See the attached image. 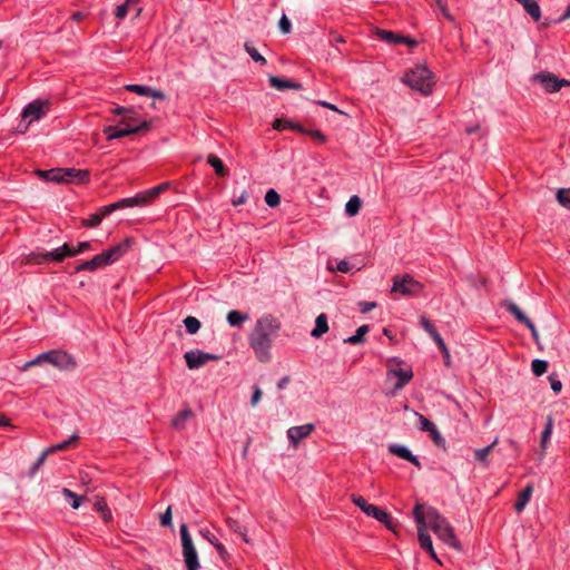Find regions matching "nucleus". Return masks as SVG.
Wrapping results in <instances>:
<instances>
[{"label":"nucleus","mask_w":570,"mask_h":570,"mask_svg":"<svg viewBox=\"0 0 570 570\" xmlns=\"http://www.w3.org/2000/svg\"><path fill=\"white\" fill-rule=\"evenodd\" d=\"M91 249V243L90 242H80L77 247L70 246V253L73 256H77L78 254H82L87 250Z\"/></svg>","instance_id":"52"},{"label":"nucleus","mask_w":570,"mask_h":570,"mask_svg":"<svg viewBox=\"0 0 570 570\" xmlns=\"http://www.w3.org/2000/svg\"><path fill=\"white\" fill-rule=\"evenodd\" d=\"M370 331V326L368 325H361L355 334L344 338V343L346 344H352V345H357V344H361L364 342V335L366 333H368Z\"/></svg>","instance_id":"28"},{"label":"nucleus","mask_w":570,"mask_h":570,"mask_svg":"<svg viewBox=\"0 0 570 570\" xmlns=\"http://www.w3.org/2000/svg\"><path fill=\"white\" fill-rule=\"evenodd\" d=\"M524 9V11L534 20L539 21L541 18V9L535 0H517Z\"/></svg>","instance_id":"21"},{"label":"nucleus","mask_w":570,"mask_h":570,"mask_svg":"<svg viewBox=\"0 0 570 570\" xmlns=\"http://www.w3.org/2000/svg\"><path fill=\"white\" fill-rule=\"evenodd\" d=\"M414 415L417 417V421H419L417 428L421 431L429 432L435 425V423H433L428 417H425L424 415H422L415 411H414Z\"/></svg>","instance_id":"47"},{"label":"nucleus","mask_w":570,"mask_h":570,"mask_svg":"<svg viewBox=\"0 0 570 570\" xmlns=\"http://www.w3.org/2000/svg\"><path fill=\"white\" fill-rule=\"evenodd\" d=\"M428 433L436 445H443L445 443V440L436 425H434Z\"/></svg>","instance_id":"54"},{"label":"nucleus","mask_w":570,"mask_h":570,"mask_svg":"<svg viewBox=\"0 0 570 570\" xmlns=\"http://www.w3.org/2000/svg\"><path fill=\"white\" fill-rule=\"evenodd\" d=\"M109 214H105V206L100 209L99 213L91 214L88 218L82 220V225L86 227H97L101 220L108 216Z\"/></svg>","instance_id":"32"},{"label":"nucleus","mask_w":570,"mask_h":570,"mask_svg":"<svg viewBox=\"0 0 570 570\" xmlns=\"http://www.w3.org/2000/svg\"><path fill=\"white\" fill-rule=\"evenodd\" d=\"M207 163L214 168L215 173L218 176H220V177L227 176V174H228L227 168L225 167L223 160L220 158H218L216 155L210 154L207 157Z\"/></svg>","instance_id":"29"},{"label":"nucleus","mask_w":570,"mask_h":570,"mask_svg":"<svg viewBox=\"0 0 570 570\" xmlns=\"http://www.w3.org/2000/svg\"><path fill=\"white\" fill-rule=\"evenodd\" d=\"M439 10H440V13L449 21H453L454 18L453 16L450 13L448 7L443 3V1H441V6H438Z\"/></svg>","instance_id":"64"},{"label":"nucleus","mask_w":570,"mask_h":570,"mask_svg":"<svg viewBox=\"0 0 570 570\" xmlns=\"http://www.w3.org/2000/svg\"><path fill=\"white\" fill-rule=\"evenodd\" d=\"M504 307L508 313L514 316V318L523 324L524 326L530 323V318L521 311V308L512 301H507Z\"/></svg>","instance_id":"20"},{"label":"nucleus","mask_w":570,"mask_h":570,"mask_svg":"<svg viewBox=\"0 0 570 570\" xmlns=\"http://www.w3.org/2000/svg\"><path fill=\"white\" fill-rule=\"evenodd\" d=\"M433 340V342L438 345V347L444 353V356L446 358L450 357V354H449V351H448V347L445 345V342L444 340L442 338V336L440 335V333L435 334L433 337H431Z\"/></svg>","instance_id":"57"},{"label":"nucleus","mask_w":570,"mask_h":570,"mask_svg":"<svg viewBox=\"0 0 570 570\" xmlns=\"http://www.w3.org/2000/svg\"><path fill=\"white\" fill-rule=\"evenodd\" d=\"M244 49L255 62H258L263 66L267 63L266 59L257 51L256 48L252 46L249 41L244 43Z\"/></svg>","instance_id":"35"},{"label":"nucleus","mask_w":570,"mask_h":570,"mask_svg":"<svg viewBox=\"0 0 570 570\" xmlns=\"http://www.w3.org/2000/svg\"><path fill=\"white\" fill-rule=\"evenodd\" d=\"M531 370L535 376H541L548 370V362L544 360L535 358L531 363Z\"/></svg>","instance_id":"39"},{"label":"nucleus","mask_w":570,"mask_h":570,"mask_svg":"<svg viewBox=\"0 0 570 570\" xmlns=\"http://www.w3.org/2000/svg\"><path fill=\"white\" fill-rule=\"evenodd\" d=\"M380 36L383 40H385L386 42L389 43H401L403 42L404 40H406V37H403V36H400V35H396L392 31H387V30H382L380 32Z\"/></svg>","instance_id":"41"},{"label":"nucleus","mask_w":570,"mask_h":570,"mask_svg":"<svg viewBox=\"0 0 570 570\" xmlns=\"http://www.w3.org/2000/svg\"><path fill=\"white\" fill-rule=\"evenodd\" d=\"M184 357L189 370H198L207 362L219 358L216 354L206 353L197 348L186 352Z\"/></svg>","instance_id":"13"},{"label":"nucleus","mask_w":570,"mask_h":570,"mask_svg":"<svg viewBox=\"0 0 570 570\" xmlns=\"http://www.w3.org/2000/svg\"><path fill=\"white\" fill-rule=\"evenodd\" d=\"M62 494H63L65 498H68V499L72 500L70 505L75 510L78 509L81 505L82 501H83L81 495L76 494L73 491H71L70 489H67V488L62 489Z\"/></svg>","instance_id":"40"},{"label":"nucleus","mask_w":570,"mask_h":570,"mask_svg":"<svg viewBox=\"0 0 570 570\" xmlns=\"http://www.w3.org/2000/svg\"><path fill=\"white\" fill-rule=\"evenodd\" d=\"M273 128L275 130L293 129L302 131V126L299 124H295L286 119H275L273 122Z\"/></svg>","instance_id":"33"},{"label":"nucleus","mask_w":570,"mask_h":570,"mask_svg":"<svg viewBox=\"0 0 570 570\" xmlns=\"http://www.w3.org/2000/svg\"><path fill=\"white\" fill-rule=\"evenodd\" d=\"M420 325L429 334L430 337H433L439 333L436 327L425 316L420 317Z\"/></svg>","instance_id":"49"},{"label":"nucleus","mask_w":570,"mask_h":570,"mask_svg":"<svg viewBox=\"0 0 570 570\" xmlns=\"http://www.w3.org/2000/svg\"><path fill=\"white\" fill-rule=\"evenodd\" d=\"M78 434L77 433H73L69 439H67L66 441H62L60 443H57L48 449H46L45 451H49V454L56 452V451H60V450H65L66 448H68L70 444H72L73 442H76L78 440Z\"/></svg>","instance_id":"38"},{"label":"nucleus","mask_w":570,"mask_h":570,"mask_svg":"<svg viewBox=\"0 0 570 570\" xmlns=\"http://www.w3.org/2000/svg\"><path fill=\"white\" fill-rule=\"evenodd\" d=\"M548 379H549V382H550L551 390L554 393H559L561 391V389H562L561 381L554 374L549 375Z\"/></svg>","instance_id":"60"},{"label":"nucleus","mask_w":570,"mask_h":570,"mask_svg":"<svg viewBox=\"0 0 570 570\" xmlns=\"http://www.w3.org/2000/svg\"><path fill=\"white\" fill-rule=\"evenodd\" d=\"M353 503L360 508L366 515L374 518L379 522L385 524L389 529H392L391 515L380 507L370 504L365 498L361 495H352Z\"/></svg>","instance_id":"8"},{"label":"nucleus","mask_w":570,"mask_h":570,"mask_svg":"<svg viewBox=\"0 0 570 570\" xmlns=\"http://www.w3.org/2000/svg\"><path fill=\"white\" fill-rule=\"evenodd\" d=\"M226 523H227V527H228V529L230 531H233L234 533L239 534L240 537H243V539L246 542H248V540L246 538V529L244 527H242L240 523L237 520L232 519V518H227Z\"/></svg>","instance_id":"36"},{"label":"nucleus","mask_w":570,"mask_h":570,"mask_svg":"<svg viewBox=\"0 0 570 570\" xmlns=\"http://www.w3.org/2000/svg\"><path fill=\"white\" fill-rule=\"evenodd\" d=\"M268 81L271 87L281 91L286 89L299 90L302 88V85L299 82L292 81L284 77L272 76Z\"/></svg>","instance_id":"17"},{"label":"nucleus","mask_w":570,"mask_h":570,"mask_svg":"<svg viewBox=\"0 0 570 570\" xmlns=\"http://www.w3.org/2000/svg\"><path fill=\"white\" fill-rule=\"evenodd\" d=\"M193 416V412L190 409H184L179 411L171 420V426L175 430L181 431L186 428L187 422Z\"/></svg>","instance_id":"18"},{"label":"nucleus","mask_w":570,"mask_h":570,"mask_svg":"<svg viewBox=\"0 0 570 570\" xmlns=\"http://www.w3.org/2000/svg\"><path fill=\"white\" fill-rule=\"evenodd\" d=\"M72 254L73 253H70V245L65 243L60 247L53 248L52 250L35 253L33 259L38 264H43V263H48V262L60 263L66 257H72Z\"/></svg>","instance_id":"12"},{"label":"nucleus","mask_w":570,"mask_h":570,"mask_svg":"<svg viewBox=\"0 0 570 570\" xmlns=\"http://www.w3.org/2000/svg\"><path fill=\"white\" fill-rule=\"evenodd\" d=\"M130 3H127V1L120 6H118L115 10V16L117 19H124L128 13V6Z\"/></svg>","instance_id":"61"},{"label":"nucleus","mask_w":570,"mask_h":570,"mask_svg":"<svg viewBox=\"0 0 570 570\" xmlns=\"http://www.w3.org/2000/svg\"><path fill=\"white\" fill-rule=\"evenodd\" d=\"M361 205H362V202H361L360 197L354 195L346 203L345 213L348 216H355L358 213Z\"/></svg>","instance_id":"34"},{"label":"nucleus","mask_w":570,"mask_h":570,"mask_svg":"<svg viewBox=\"0 0 570 570\" xmlns=\"http://www.w3.org/2000/svg\"><path fill=\"white\" fill-rule=\"evenodd\" d=\"M124 88L130 92H135L142 97H148V92H150V86L146 85L129 83L126 85Z\"/></svg>","instance_id":"43"},{"label":"nucleus","mask_w":570,"mask_h":570,"mask_svg":"<svg viewBox=\"0 0 570 570\" xmlns=\"http://www.w3.org/2000/svg\"><path fill=\"white\" fill-rule=\"evenodd\" d=\"M144 121L145 120H141L138 112L134 109V114H127L126 117L120 120V124L127 126V124L138 125Z\"/></svg>","instance_id":"51"},{"label":"nucleus","mask_w":570,"mask_h":570,"mask_svg":"<svg viewBox=\"0 0 570 570\" xmlns=\"http://www.w3.org/2000/svg\"><path fill=\"white\" fill-rule=\"evenodd\" d=\"M45 363L43 358L41 357V354H39L37 357L26 362L24 364H22L19 370L21 372H26L28 371L31 366H35V365H39V364H42Z\"/></svg>","instance_id":"58"},{"label":"nucleus","mask_w":570,"mask_h":570,"mask_svg":"<svg viewBox=\"0 0 570 570\" xmlns=\"http://www.w3.org/2000/svg\"><path fill=\"white\" fill-rule=\"evenodd\" d=\"M184 325H185L187 333H189V334L197 333L202 326L200 321L194 316H187L184 320Z\"/></svg>","instance_id":"37"},{"label":"nucleus","mask_w":570,"mask_h":570,"mask_svg":"<svg viewBox=\"0 0 570 570\" xmlns=\"http://www.w3.org/2000/svg\"><path fill=\"white\" fill-rule=\"evenodd\" d=\"M48 455H49V451H43L40 454V456L36 460V462L30 466L29 472H28V475L30 478H33L37 474L38 470L45 463Z\"/></svg>","instance_id":"48"},{"label":"nucleus","mask_w":570,"mask_h":570,"mask_svg":"<svg viewBox=\"0 0 570 570\" xmlns=\"http://www.w3.org/2000/svg\"><path fill=\"white\" fill-rule=\"evenodd\" d=\"M389 452L406 461L410 459L412 454L411 450L406 445L396 443H392L389 445Z\"/></svg>","instance_id":"30"},{"label":"nucleus","mask_w":570,"mask_h":570,"mask_svg":"<svg viewBox=\"0 0 570 570\" xmlns=\"http://www.w3.org/2000/svg\"><path fill=\"white\" fill-rule=\"evenodd\" d=\"M432 72L425 65H417L403 77V82L426 96L432 91Z\"/></svg>","instance_id":"4"},{"label":"nucleus","mask_w":570,"mask_h":570,"mask_svg":"<svg viewBox=\"0 0 570 570\" xmlns=\"http://www.w3.org/2000/svg\"><path fill=\"white\" fill-rule=\"evenodd\" d=\"M281 328V321L272 314H263L256 320L248 335V344L259 362L268 363L272 360V347Z\"/></svg>","instance_id":"1"},{"label":"nucleus","mask_w":570,"mask_h":570,"mask_svg":"<svg viewBox=\"0 0 570 570\" xmlns=\"http://www.w3.org/2000/svg\"><path fill=\"white\" fill-rule=\"evenodd\" d=\"M179 533L181 540L184 562L186 564L187 570H199L200 563L198 560V554L194 546L191 535L189 533L188 525L186 523L180 524Z\"/></svg>","instance_id":"5"},{"label":"nucleus","mask_w":570,"mask_h":570,"mask_svg":"<svg viewBox=\"0 0 570 570\" xmlns=\"http://www.w3.org/2000/svg\"><path fill=\"white\" fill-rule=\"evenodd\" d=\"M169 186L168 181H165L158 186H155L145 191H140L132 197L121 198L112 204L105 206V214H111L117 209L128 208V207H144L150 204L154 199H156L164 190H166Z\"/></svg>","instance_id":"3"},{"label":"nucleus","mask_w":570,"mask_h":570,"mask_svg":"<svg viewBox=\"0 0 570 570\" xmlns=\"http://www.w3.org/2000/svg\"><path fill=\"white\" fill-rule=\"evenodd\" d=\"M328 331L327 316L326 314H320L315 320V327L311 332L312 337H321Z\"/></svg>","instance_id":"25"},{"label":"nucleus","mask_w":570,"mask_h":570,"mask_svg":"<svg viewBox=\"0 0 570 570\" xmlns=\"http://www.w3.org/2000/svg\"><path fill=\"white\" fill-rule=\"evenodd\" d=\"M553 425H554L553 419L551 415H549L547 417L546 426L541 434V446H542L543 451L547 449V444L550 441V438L552 435Z\"/></svg>","instance_id":"31"},{"label":"nucleus","mask_w":570,"mask_h":570,"mask_svg":"<svg viewBox=\"0 0 570 570\" xmlns=\"http://www.w3.org/2000/svg\"><path fill=\"white\" fill-rule=\"evenodd\" d=\"M393 374L397 377V382L395 384L396 390L404 387L413 377L412 370L399 368L394 370Z\"/></svg>","instance_id":"27"},{"label":"nucleus","mask_w":570,"mask_h":570,"mask_svg":"<svg viewBox=\"0 0 570 570\" xmlns=\"http://www.w3.org/2000/svg\"><path fill=\"white\" fill-rule=\"evenodd\" d=\"M498 443V439H495L491 444H489L488 446H484V448H481V449H476L474 451V458L476 461H479L481 464H483L484 466H488L489 464V460H488V456L490 454V452L493 450V448L497 445Z\"/></svg>","instance_id":"26"},{"label":"nucleus","mask_w":570,"mask_h":570,"mask_svg":"<svg viewBox=\"0 0 570 570\" xmlns=\"http://www.w3.org/2000/svg\"><path fill=\"white\" fill-rule=\"evenodd\" d=\"M95 507L105 521H108L111 518L110 510L108 509L107 503L102 498H97Z\"/></svg>","instance_id":"45"},{"label":"nucleus","mask_w":570,"mask_h":570,"mask_svg":"<svg viewBox=\"0 0 570 570\" xmlns=\"http://www.w3.org/2000/svg\"><path fill=\"white\" fill-rule=\"evenodd\" d=\"M45 363L43 358L41 357V354H39L37 357L26 362L24 364H22L19 370L21 372H26L28 371L31 366H35V365H39V364H42Z\"/></svg>","instance_id":"59"},{"label":"nucleus","mask_w":570,"mask_h":570,"mask_svg":"<svg viewBox=\"0 0 570 570\" xmlns=\"http://www.w3.org/2000/svg\"><path fill=\"white\" fill-rule=\"evenodd\" d=\"M428 433L436 445H443L445 443V440L436 425H434Z\"/></svg>","instance_id":"55"},{"label":"nucleus","mask_w":570,"mask_h":570,"mask_svg":"<svg viewBox=\"0 0 570 570\" xmlns=\"http://www.w3.org/2000/svg\"><path fill=\"white\" fill-rule=\"evenodd\" d=\"M314 431V424H304L292 426L287 430V438L293 445H297L299 441L307 438Z\"/></svg>","instance_id":"15"},{"label":"nucleus","mask_w":570,"mask_h":570,"mask_svg":"<svg viewBox=\"0 0 570 570\" xmlns=\"http://www.w3.org/2000/svg\"><path fill=\"white\" fill-rule=\"evenodd\" d=\"M66 183L87 184L90 180V173L87 169L63 168Z\"/></svg>","instance_id":"16"},{"label":"nucleus","mask_w":570,"mask_h":570,"mask_svg":"<svg viewBox=\"0 0 570 570\" xmlns=\"http://www.w3.org/2000/svg\"><path fill=\"white\" fill-rule=\"evenodd\" d=\"M327 268L331 272L337 271L340 273L348 274L353 272L354 266L348 261L342 259L336 264V267H333L331 264H328Z\"/></svg>","instance_id":"42"},{"label":"nucleus","mask_w":570,"mask_h":570,"mask_svg":"<svg viewBox=\"0 0 570 570\" xmlns=\"http://www.w3.org/2000/svg\"><path fill=\"white\" fill-rule=\"evenodd\" d=\"M265 203L269 207H276L281 203V196L275 189H268L265 194Z\"/></svg>","instance_id":"46"},{"label":"nucleus","mask_w":570,"mask_h":570,"mask_svg":"<svg viewBox=\"0 0 570 570\" xmlns=\"http://www.w3.org/2000/svg\"><path fill=\"white\" fill-rule=\"evenodd\" d=\"M150 122L144 121L138 125L127 124V126L121 125L120 122L116 126H108L104 129V134L108 140H114L118 138H122L132 134H138L142 130L149 129Z\"/></svg>","instance_id":"9"},{"label":"nucleus","mask_w":570,"mask_h":570,"mask_svg":"<svg viewBox=\"0 0 570 570\" xmlns=\"http://www.w3.org/2000/svg\"><path fill=\"white\" fill-rule=\"evenodd\" d=\"M47 102L41 99H36L29 102L21 112V118L27 121L24 129L35 121L42 119L46 116Z\"/></svg>","instance_id":"11"},{"label":"nucleus","mask_w":570,"mask_h":570,"mask_svg":"<svg viewBox=\"0 0 570 570\" xmlns=\"http://www.w3.org/2000/svg\"><path fill=\"white\" fill-rule=\"evenodd\" d=\"M423 284L416 281L410 274L396 275L393 277L392 293L402 296H419L423 292Z\"/></svg>","instance_id":"6"},{"label":"nucleus","mask_w":570,"mask_h":570,"mask_svg":"<svg viewBox=\"0 0 570 570\" xmlns=\"http://www.w3.org/2000/svg\"><path fill=\"white\" fill-rule=\"evenodd\" d=\"M160 524L163 527H170L171 525V508L168 507L166 511L160 517Z\"/></svg>","instance_id":"62"},{"label":"nucleus","mask_w":570,"mask_h":570,"mask_svg":"<svg viewBox=\"0 0 570 570\" xmlns=\"http://www.w3.org/2000/svg\"><path fill=\"white\" fill-rule=\"evenodd\" d=\"M432 530L444 543L454 549H460V543L454 534V530L444 518L436 514Z\"/></svg>","instance_id":"10"},{"label":"nucleus","mask_w":570,"mask_h":570,"mask_svg":"<svg viewBox=\"0 0 570 570\" xmlns=\"http://www.w3.org/2000/svg\"><path fill=\"white\" fill-rule=\"evenodd\" d=\"M358 307H360L361 313L365 314V313H368L370 311L374 309L376 307V303L363 301V302L358 303Z\"/></svg>","instance_id":"63"},{"label":"nucleus","mask_w":570,"mask_h":570,"mask_svg":"<svg viewBox=\"0 0 570 570\" xmlns=\"http://www.w3.org/2000/svg\"><path fill=\"white\" fill-rule=\"evenodd\" d=\"M248 320L249 315L247 313H243L237 309L229 311L226 316V321L230 327H239L244 322Z\"/></svg>","instance_id":"22"},{"label":"nucleus","mask_w":570,"mask_h":570,"mask_svg":"<svg viewBox=\"0 0 570 570\" xmlns=\"http://www.w3.org/2000/svg\"><path fill=\"white\" fill-rule=\"evenodd\" d=\"M39 175L47 181L66 183L63 168H53L49 170H41Z\"/></svg>","instance_id":"24"},{"label":"nucleus","mask_w":570,"mask_h":570,"mask_svg":"<svg viewBox=\"0 0 570 570\" xmlns=\"http://www.w3.org/2000/svg\"><path fill=\"white\" fill-rule=\"evenodd\" d=\"M557 200L559 204L570 209V188H560L557 191Z\"/></svg>","instance_id":"44"},{"label":"nucleus","mask_w":570,"mask_h":570,"mask_svg":"<svg viewBox=\"0 0 570 570\" xmlns=\"http://www.w3.org/2000/svg\"><path fill=\"white\" fill-rule=\"evenodd\" d=\"M533 79L540 82V85L548 91V92H557L559 91L563 86L569 85V82L564 79H559L554 75L550 72H539L533 75Z\"/></svg>","instance_id":"14"},{"label":"nucleus","mask_w":570,"mask_h":570,"mask_svg":"<svg viewBox=\"0 0 570 570\" xmlns=\"http://www.w3.org/2000/svg\"><path fill=\"white\" fill-rule=\"evenodd\" d=\"M198 533L212 546L216 543V541L218 540L217 537L208 528L199 529Z\"/></svg>","instance_id":"56"},{"label":"nucleus","mask_w":570,"mask_h":570,"mask_svg":"<svg viewBox=\"0 0 570 570\" xmlns=\"http://www.w3.org/2000/svg\"><path fill=\"white\" fill-rule=\"evenodd\" d=\"M45 363H49L60 371H72L77 366L75 357L61 350H51L41 353Z\"/></svg>","instance_id":"7"},{"label":"nucleus","mask_w":570,"mask_h":570,"mask_svg":"<svg viewBox=\"0 0 570 570\" xmlns=\"http://www.w3.org/2000/svg\"><path fill=\"white\" fill-rule=\"evenodd\" d=\"M419 542L421 549L429 552V554L434 559L438 560L436 553L433 549L432 539L429 533H426L422 528H419Z\"/></svg>","instance_id":"23"},{"label":"nucleus","mask_w":570,"mask_h":570,"mask_svg":"<svg viewBox=\"0 0 570 570\" xmlns=\"http://www.w3.org/2000/svg\"><path fill=\"white\" fill-rule=\"evenodd\" d=\"M413 518L419 528H422L425 524V517L420 504L414 507Z\"/></svg>","instance_id":"50"},{"label":"nucleus","mask_w":570,"mask_h":570,"mask_svg":"<svg viewBox=\"0 0 570 570\" xmlns=\"http://www.w3.org/2000/svg\"><path fill=\"white\" fill-rule=\"evenodd\" d=\"M131 238L127 237L120 243L116 244L111 248L96 255L94 258L82 262L81 264L76 266V272H96L97 269L109 266L117 261H119L130 248Z\"/></svg>","instance_id":"2"},{"label":"nucleus","mask_w":570,"mask_h":570,"mask_svg":"<svg viewBox=\"0 0 570 570\" xmlns=\"http://www.w3.org/2000/svg\"><path fill=\"white\" fill-rule=\"evenodd\" d=\"M278 28L282 33L287 35L292 30V22L286 14H283L278 21Z\"/></svg>","instance_id":"53"},{"label":"nucleus","mask_w":570,"mask_h":570,"mask_svg":"<svg viewBox=\"0 0 570 570\" xmlns=\"http://www.w3.org/2000/svg\"><path fill=\"white\" fill-rule=\"evenodd\" d=\"M533 493V485L528 484L518 495V500L514 504V509L518 513L522 512L529 503Z\"/></svg>","instance_id":"19"}]
</instances>
